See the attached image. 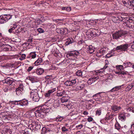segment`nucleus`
<instances>
[{
	"mask_svg": "<svg viewBox=\"0 0 134 134\" xmlns=\"http://www.w3.org/2000/svg\"><path fill=\"white\" fill-rule=\"evenodd\" d=\"M46 105H40L38 107V108L35 112V115L36 117L42 118L48 110L46 108Z\"/></svg>",
	"mask_w": 134,
	"mask_h": 134,
	"instance_id": "nucleus-1",
	"label": "nucleus"
},
{
	"mask_svg": "<svg viewBox=\"0 0 134 134\" xmlns=\"http://www.w3.org/2000/svg\"><path fill=\"white\" fill-rule=\"evenodd\" d=\"M12 16L9 14L3 15L0 16V23L3 24L12 18Z\"/></svg>",
	"mask_w": 134,
	"mask_h": 134,
	"instance_id": "nucleus-2",
	"label": "nucleus"
},
{
	"mask_svg": "<svg viewBox=\"0 0 134 134\" xmlns=\"http://www.w3.org/2000/svg\"><path fill=\"white\" fill-rule=\"evenodd\" d=\"M129 45L127 44H125L118 46L116 48L113 49L114 51L121 50L122 51H126L129 47Z\"/></svg>",
	"mask_w": 134,
	"mask_h": 134,
	"instance_id": "nucleus-3",
	"label": "nucleus"
},
{
	"mask_svg": "<svg viewBox=\"0 0 134 134\" xmlns=\"http://www.w3.org/2000/svg\"><path fill=\"white\" fill-rule=\"evenodd\" d=\"M124 33L122 31L116 32L112 35L113 38L116 40L120 38V37H124Z\"/></svg>",
	"mask_w": 134,
	"mask_h": 134,
	"instance_id": "nucleus-4",
	"label": "nucleus"
},
{
	"mask_svg": "<svg viewBox=\"0 0 134 134\" xmlns=\"http://www.w3.org/2000/svg\"><path fill=\"white\" fill-rule=\"evenodd\" d=\"M30 97L33 101L38 102L39 100V97L37 90L32 91L31 93Z\"/></svg>",
	"mask_w": 134,
	"mask_h": 134,
	"instance_id": "nucleus-5",
	"label": "nucleus"
},
{
	"mask_svg": "<svg viewBox=\"0 0 134 134\" xmlns=\"http://www.w3.org/2000/svg\"><path fill=\"white\" fill-rule=\"evenodd\" d=\"M12 102L13 104L21 106H26L28 104V101L26 100L14 101Z\"/></svg>",
	"mask_w": 134,
	"mask_h": 134,
	"instance_id": "nucleus-6",
	"label": "nucleus"
},
{
	"mask_svg": "<svg viewBox=\"0 0 134 134\" xmlns=\"http://www.w3.org/2000/svg\"><path fill=\"white\" fill-rule=\"evenodd\" d=\"M126 18V19L124 18V19H125L126 20L125 21V22L126 26L128 27L132 28L134 24V22L133 20L131 18Z\"/></svg>",
	"mask_w": 134,
	"mask_h": 134,
	"instance_id": "nucleus-7",
	"label": "nucleus"
},
{
	"mask_svg": "<svg viewBox=\"0 0 134 134\" xmlns=\"http://www.w3.org/2000/svg\"><path fill=\"white\" fill-rule=\"evenodd\" d=\"M124 19V17L121 16H117L116 17H113L112 20L115 23H117L122 21Z\"/></svg>",
	"mask_w": 134,
	"mask_h": 134,
	"instance_id": "nucleus-8",
	"label": "nucleus"
},
{
	"mask_svg": "<svg viewBox=\"0 0 134 134\" xmlns=\"http://www.w3.org/2000/svg\"><path fill=\"white\" fill-rule=\"evenodd\" d=\"M99 79V77L98 76H93L90 78L87 81V83L89 85H91L92 83L95 82L97 80Z\"/></svg>",
	"mask_w": 134,
	"mask_h": 134,
	"instance_id": "nucleus-9",
	"label": "nucleus"
},
{
	"mask_svg": "<svg viewBox=\"0 0 134 134\" xmlns=\"http://www.w3.org/2000/svg\"><path fill=\"white\" fill-rule=\"evenodd\" d=\"M69 99V98L68 96H63L61 99V101L62 103H66L63 104L65 106H67L68 105V101Z\"/></svg>",
	"mask_w": 134,
	"mask_h": 134,
	"instance_id": "nucleus-10",
	"label": "nucleus"
},
{
	"mask_svg": "<svg viewBox=\"0 0 134 134\" xmlns=\"http://www.w3.org/2000/svg\"><path fill=\"white\" fill-rule=\"evenodd\" d=\"M76 82V79H75L71 80H68L65 83V85L68 86H72L75 84Z\"/></svg>",
	"mask_w": 134,
	"mask_h": 134,
	"instance_id": "nucleus-11",
	"label": "nucleus"
},
{
	"mask_svg": "<svg viewBox=\"0 0 134 134\" xmlns=\"http://www.w3.org/2000/svg\"><path fill=\"white\" fill-rule=\"evenodd\" d=\"M3 82L4 83H7L9 85V86H12V85H12V84L13 82V81L12 80L11 78L9 77L3 80Z\"/></svg>",
	"mask_w": 134,
	"mask_h": 134,
	"instance_id": "nucleus-12",
	"label": "nucleus"
},
{
	"mask_svg": "<svg viewBox=\"0 0 134 134\" xmlns=\"http://www.w3.org/2000/svg\"><path fill=\"white\" fill-rule=\"evenodd\" d=\"M121 109V107L120 106L114 104L111 107V109L112 110V112L113 113H115L116 111H118Z\"/></svg>",
	"mask_w": 134,
	"mask_h": 134,
	"instance_id": "nucleus-13",
	"label": "nucleus"
},
{
	"mask_svg": "<svg viewBox=\"0 0 134 134\" xmlns=\"http://www.w3.org/2000/svg\"><path fill=\"white\" fill-rule=\"evenodd\" d=\"M79 55V52L76 51L70 52L67 54V55L70 56L75 57V56H78Z\"/></svg>",
	"mask_w": 134,
	"mask_h": 134,
	"instance_id": "nucleus-14",
	"label": "nucleus"
},
{
	"mask_svg": "<svg viewBox=\"0 0 134 134\" xmlns=\"http://www.w3.org/2000/svg\"><path fill=\"white\" fill-rule=\"evenodd\" d=\"M85 86L84 84H81L80 85L77 86H75L74 88V90L76 91H78L82 89Z\"/></svg>",
	"mask_w": 134,
	"mask_h": 134,
	"instance_id": "nucleus-15",
	"label": "nucleus"
},
{
	"mask_svg": "<svg viewBox=\"0 0 134 134\" xmlns=\"http://www.w3.org/2000/svg\"><path fill=\"white\" fill-rule=\"evenodd\" d=\"M17 27V26L16 24L12 25L11 26V28L8 30L9 32L10 33L13 32V33H15V32L14 31H13Z\"/></svg>",
	"mask_w": 134,
	"mask_h": 134,
	"instance_id": "nucleus-16",
	"label": "nucleus"
},
{
	"mask_svg": "<svg viewBox=\"0 0 134 134\" xmlns=\"http://www.w3.org/2000/svg\"><path fill=\"white\" fill-rule=\"evenodd\" d=\"M94 51V49L93 47L92 46H88V49L87 50V53L92 54L93 53Z\"/></svg>",
	"mask_w": 134,
	"mask_h": 134,
	"instance_id": "nucleus-17",
	"label": "nucleus"
},
{
	"mask_svg": "<svg viewBox=\"0 0 134 134\" xmlns=\"http://www.w3.org/2000/svg\"><path fill=\"white\" fill-rule=\"evenodd\" d=\"M55 89L54 88L53 89L49 90L44 94L45 97H48L50 96L51 94L54 92L55 91Z\"/></svg>",
	"mask_w": 134,
	"mask_h": 134,
	"instance_id": "nucleus-18",
	"label": "nucleus"
},
{
	"mask_svg": "<svg viewBox=\"0 0 134 134\" xmlns=\"http://www.w3.org/2000/svg\"><path fill=\"white\" fill-rule=\"evenodd\" d=\"M121 86H116L112 88L111 90H110L109 92H112L114 91H117L120 89Z\"/></svg>",
	"mask_w": 134,
	"mask_h": 134,
	"instance_id": "nucleus-19",
	"label": "nucleus"
},
{
	"mask_svg": "<svg viewBox=\"0 0 134 134\" xmlns=\"http://www.w3.org/2000/svg\"><path fill=\"white\" fill-rule=\"evenodd\" d=\"M66 31V29H64L62 28L57 29V31L59 32H58V33H60L61 34H65V33Z\"/></svg>",
	"mask_w": 134,
	"mask_h": 134,
	"instance_id": "nucleus-20",
	"label": "nucleus"
},
{
	"mask_svg": "<svg viewBox=\"0 0 134 134\" xmlns=\"http://www.w3.org/2000/svg\"><path fill=\"white\" fill-rule=\"evenodd\" d=\"M44 72V70L41 68L38 69L36 70V73L38 75H41Z\"/></svg>",
	"mask_w": 134,
	"mask_h": 134,
	"instance_id": "nucleus-21",
	"label": "nucleus"
},
{
	"mask_svg": "<svg viewBox=\"0 0 134 134\" xmlns=\"http://www.w3.org/2000/svg\"><path fill=\"white\" fill-rule=\"evenodd\" d=\"M127 72L126 71H116L115 73L116 74H118L119 75V76H120V75H122V76L121 75V76H122V77H124V75H126L127 74Z\"/></svg>",
	"mask_w": 134,
	"mask_h": 134,
	"instance_id": "nucleus-22",
	"label": "nucleus"
},
{
	"mask_svg": "<svg viewBox=\"0 0 134 134\" xmlns=\"http://www.w3.org/2000/svg\"><path fill=\"white\" fill-rule=\"evenodd\" d=\"M42 59L41 58H39L35 62L34 64L36 65L37 66L40 64L42 62Z\"/></svg>",
	"mask_w": 134,
	"mask_h": 134,
	"instance_id": "nucleus-23",
	"label": "nucleus"
},
{
	"mask_svg": "<svg viewBox=\"0 0 134 134\" xmlns=\"http://www.w3.org/2000/svg\"><path fill=\"white\" fill-rule=\"evenodd\" d=\"M14 86H13V87L11 86H9L8 87H5L4 89V92H7L9 91L10 90L13 89Z\"/></svg>",
	"mask_w": 134,
	"mask_h": 134,
	"instance_id": "nucleus-24",
	"label": "nucleus"
},
{
	"mask_svg": "<svg viewBox=\"0 0 134 134\" xmlns=\"http://www.w3.org/2000/svg\"><path fill=\"white\" fill-rule=\"evenodd\" d=\"M35 52H32L30 53L28 57H27L30 58L31 57L32 58H35L36 56V54Z\"/></svg>",
	"mask_w": 134,
	"mask_h": 134,
	"instance_id": "nucleus-25",
	"label": "nucleus"
},
{
	"mask_svg": "<svg viewBox=\"0 0 134 134\" xmlns=\"http://www.w3.org/2000/svg\"><path fill=\"white\" fill-rule=\"evenodd\" d=\"M86 33V34L87 35L88 37V38H91V37H92L93 35L92 31H87Z\"/></svg>",
	"mask_w": 134,
	"mask_h": 134,
	"instance_id": "nucleus-26",
	"label": "nucleus"
},
{
	"mask_svg": "<svg viewBox=\"0 0 134 134\" xmlns=\"http://www.w3.org/2000/svg\"><path fill=\"white\" fill-rule=\"evenodd\" d=\"M65 93V91H58L57 92V96H62L64 95Z\"/></svg>",
	"mask_w": 134,
	"mask_h": 134,
	"instance_id": "nucleus-27",
	"label": "nucleus"
},
{
	"mask_svg": "<svg viewBox=\"0 0 134 134\" xmlns=\"http://www.w3.org/2000/svg\"><path fill=\"white\" fill-rule=\"evenodd\" d=\"M73 42V40L72 38H69L67 40L65 43L67 45H68L69 44L72 43Z\"/></svg>",
	"mask_w": 134,
	"mask_h": 134,
	"instance_id": "nucleus-28",
	"label": "nucleus"
},
{
	"mask_svg": "<svg viewBox=\"0 0 134 134\" xmlns=\"http://www.w3.org/2000/svg\"><path fill=\"white\" fill-rule=\"evenodd\" d=\"M3 131L5 134H11L12 133L10 130L8 129L4 128Z\"/></svg>",
	"mask_w": 134,
	"mask_h": 134,
	"instance_id": "nucleus-29",
	"label": "nucleus"
},
{
	"mask_svg": "<svg viewBox=\"0 0 134 134\" xmlns=\"http://www.w3.org/2000/svg\"><path fill=\"white\" fill-rule=\"evenodd\" d=\"M129 3V6L128 7L130 9L134 7V0L130 1V2Z\"/></svg>",
	"mask_w": 134,
	"mask_h": 134,
	"instance_id": "nucleus-30",
	"label": "nucleus"
},
{
	"mask_svg": "<svg viewBox=\"0 0 134 134\" xmlns=\"http://www.w3.org/2000/svg\"><path fill=\"white\" fill-rule=\"evenodd\" d=\"M10 47V46H8V47ZM2 48L3 51H9V48L8 47L5 45H3L2 46Z\"/></svg>",
	"mask_w": 134,
	"mask_h": 134,
	"instance_id": "nucleus-31",
	"label": "nucleus"
},
{
	"mask_svg": "<svg viewBox=\"0 0 134 134\" xmlns=\"http://www.w3.org/2000/svg\"><path fill=\"white\" fill-rule=\"evenodd\" d=\"M64 118L62 116L58 115L57 117L55 118V120L57 121L61 122L63 119Z\"/></svg>",
	"mask_w": 134,
	"mask_h": 134,
	"instance_id": "nucleus-32",
	"label": "nucleus"
},
{
	"mask_svg": "<svg viewBox=\"0 0 134 134\" xmlns=\"http://www.w3.org/2000/svg\"><path fill=\"white\" fill-rule=\"evenodd\" d=\"M125 117L124 115L122 114H120L119 116V119L120 120H121L122 121L123 120H125Z\"/></svg>",
	"mask_w": 134,
	"mask_h": 134,
	"instance_id": "nucleus-33",
	"label": "nucleus"
},
{
	"mask_svg": "<svg viewBox=\"0 0 134 134\" xmlns=\"http://www.w3.org/2000/svg\"><path fill=\"white\" fill-rule=\"evenodd\" d=\"M102 93V92H99L95 94H94L93 96V98L94 99L95 97H96V98L99 97V98H100L102 97L100 95V94Z\"/></svg>",
	"mask_w": 134,
	"mask_h": 134,
	"instance_id": "nucleus-34",
	"label": "nucleus"
},
{
	"mask_svg": "<svg viewBox=\"0 0 134 134\" xmlns=\"http://www.w3.org/2000/svg\"><path fill=\"white\" fill-rule=\"evenodd\" d=\"M120 127L119 124L118 122H116L115 124V128L119 130L120 129Z\"/></svg>",
	"mask_w": 134,
	"mask_h": 134,
	"instance_id": "nucleus-35",
	"label": "nucleus"
},
{
	"mask_svg": "<svg viewBox=\"0 0 134 134\" xmlns=\"http://www.w3.org/2000/svg\"><path fill=\"white\" fill-rule=\"evenodd\" d=\"M76 74L78 76H82V72L81 70H78L76 72Z\"/></svg>",
	"mask_w": 134,
	"mask_h": 134,
	"instance_id": "nucleus-36",
	"label": "nucleus"
},
{
	"mask_svg": "<svg viewBox=\"0 0 134 134\" xmlns=\"http://www.w3.org/2000/svg\"><path fill=\"white\" fill-rule=\"evenodd\" d=\"M101 109H98L96 111V115L98 116L100 115L101 114Z\"/></svg>",
	"mask_w": 134,
	"mask_h": 134,
	"instance_id": "nucleus-37",
	"label": "nucleus"
},
{
	"mask_svg": "<svg viewBox=\"0 0 134 134\" xmlns=\"http://www.w3.org/2000/svg\"><path fill=\"white\" fill-rule=\"evenodd\" d=\"M122 2L125 5H126V4H127L128 6H129V2H130V0H122Z\"/></svg>",
	"mask_w": 134,
	"mask_h": 134,
	"instance_id": "nucleus-38",
	"label": "nucleus"
},
{
	"mask_svg": "<svg viewBox=\"0 0 134 134\" xmlns=\"http://www.w3.org/2000/svg\"><path fill=\"white\" fill-rule=\"evenodd\" d=\"M27 79L30 80L32 83L34 82L35 81V78L33 77H28Z\"/></svg>",
	"mask_w": 134,
	"mask_h": 134,
	"instance_id": "nucleus-39",
	"label": "nucleus"
},
{
	"mask_svg": "<svg viewBox=\"0 0 134 134\" xmlns=\"http://www.w3.org/2000/svg\"><path fill=\"white\" fill-rule=\"evenodd\" d=\"M23 91L17 88H16V94L18 95H19L21 93L23 92Z\"/></svg>",
	"mask_w": 134,
	"mask_h": 134,
	"instance_id": "nucleus-40",
	"label": "nucleus"
},
{
	"mask_svg": "<svg viewBox=\"0 0 134 134\" xmlns=\"http://www.w3.org/2000/svg\"><path fill=\"white\" fill-rule=\"evenodd\" d=\"M34 128L37 130L40 129L41 127V125L40 124H36L35 125H34Z\"/></svg>",
	"mask_w": 134,
	"mask_h": 134,
	"instance_id": "nucleus-41",
	"label": "nucleus"
},
{
	"mask_svg": "<svg viewBox=\"0 0 134 134\" xmlns=\"http://www.w3.org/2000/svg\"><path fill=\"white\" fill-rule=\"evenodd\" d=\"M133 87V86L131 84H130L128 85L126 89L128 91H129L131 90Z\"/></svg>",
	"mask_w": 134,
	"mask_h": 134,
	"instance_id": "nucleus-42",
	"label": "nucleus"
},
{
	"mask_svg": "<svg viewBox=\"0 0 134 134\" xmlns=\"http://www.w3.org/2000/svg\"><path fill=\"white\" fill-rule=\"evenodd\" d=\"M132 64L130 62H125L124 63L123 65H127L128 67H131Z\"/></svg>",
	"mask_w": 134,
	"mask_h": 134,
	"instance_id": "nucleus-43",
	"label": "nucleus"
},
{
	"mask_svg": "<svg viewBox=\"0 0 134 134\" xmlns=\"http://www.w3.org/2000/svg\"><path fill=\"white\" fill-rule=\"evenodd\" d=\"M17 88L23 91L24 86L22 84H20Z\"/></svg>",
	"mask_w": 134,
	"mask_h": 134,
	"instance_id": "nucleus-44",
	"label": "nucleus"
},
{
	"mask_svg": "<svg viewBox=\"0 0 134 134\" xmlns=\"http://www.w3.org/2000/svg\"><path fill=\"white\" fill-rule=\"evenodd\" d=\"M117 67L118 68V69L120 70V71L123 70L124 69L123 66L122 65H118L117 66Z\"/></svg>",
	"mask_w": 134,
	"mask_h": 134,
	"instance_id": "nucleus-45",
	"label": "nucleus"
},
{
	"mask_svg": "<svg viewBox=\"0 0 134 134\" xmlns=\"http://www.w3.org/2000/svg\"><path fill=\"white\" fill-rule=\"evenodd\" d=\"M2 119L4 120H9L10 119V118H9L8 116H3V117Z\"/></svg>",
	"mask_w": 134,
	"mask_h": 134,
	"instance_id": "nucleus-46",
	"label": "nucleus"
},
{
	"mask_svg": "<svg viewBox=\"0 0 134 134\" xmlns=\"http://www.w3.org/2000/svg\"><path fill=\"white\" fill-rule=\"evenodd\" d=\"M96 55L97 56L100 57L102 55H103V54H102V52L101 50L100 51H99L97 52L96 54Z\"/></svg>",
	"mask_w": 134,
	"mask_h": 134,
	"instance_id": "nucleus-47",
	"label": "nucleus"
},
{
	"mask_svg": "<svg viewBox=\"0 0 134 134\" xmlns=\"http://www.w3.org/2000/svg\"><path fill=\"white\" fill-rule=\"evenodd\" d=\"M37 31L40 33L44 32V30L41 28H39L37 29Z\"/></svg>",
	"mask_w": 134,
	"mask_h": 134,
	"instance_id": "nucleus-48",
	"label": "nucleus"
},
{
	"mask_svg": "<svg viewBox=\"0 0 134 134\" xmlns=\"http://www.w3.org/2000/svg\"><path fill=\"white\" fill-rule=\"evenodd\" d=\"M62 130L63 132H67L68 131V129L66 128L65 126H63L62 128Z\"/></svg>",
	"mask_w": 134,
	"mask_h": 134,
	"instance_id": "nucleus-49",
	"label": "nucleus"
},
{
	"mask_svg": "<svg viewBox=\"0 0 134 134\" xmlns=\"http://www.w3.org/2000/svg\"><path fill=\"white\" fill-rule=\"evenodd\" d=\"M26 57V55L25 54H22L21 55V57L20 58V59L21 60H22L25 59Z\"/></svg>",
	"mask_w": 134,
	"mask_h": 134,
	"instance_id": "nucleus-50",
	"label": "nucleus"
},
{
	"mask_svg": "<svg viewBox=\"0 0 134 134\" xmlns=\"http://www.w3.org/2000/svg\"><path fill=\"white\" fill-rule=\"evenodd\" d=\"M34 67L33 66H30L28 67V69L27 70V71L29 72Z\"/></svg>",
	"mask_w": 134,
	"mask_h": 134,
	"instance_id": "nucleus-51",
	"label": "nucleus"
},
{
	"mask_svg": "<svg viewBox=\"0 0 134 134\" xmlns=\"http://www.w3.org/2000/svg\"><path fill=\"white\" fill-rule=\"evenodd\" d=\"M115 116V115L114 114H111L108 117V119L110 120L112 119L113 117Z\"/></svg>",
	"mask_w": 134,
	"mask_h": 134,
	"instance_id": "nucleus-52",
	"label": "nucleus"
},
{
	"mask_svg": "<svg viewBox=\"0 0 134 134\" xmlns=\"http://www.w3.org/2000/svg\"><path fill=\"white\" fill-rule=\"evenodd\" d=\"M94 99H95L96 100V101L98 102H102V99H100V98H99V97L96 98V97H95Z\"/></svg>",
	"mask_w": 134,
	"mask_h": 134,
	"instance_id": "nucleus-53",
	"label": "nucleus"
},
{
	"mask_svg": "<svg viewBox=\"0 0 134 134\" xmlns=\"http://www.w3.org/2000/svg\"><path fill=\"white\" fill-rule=\"evenodd\" d=\"M48 126L49 127H51L52 128L55 127L56 126L54 124H49Z\"/></svg>",
	"mask_w": 134,
	"mask_h": 134,
	"instance_id": "nucleus-54",
	"label": "nucleus"
},
{
	"mask_svg": "<svg viewBox=\"0 0 134 134\" xmlns=\"http://www.w3.org/2000/svg\"><path fill=\"white\" fill-rule=\"evenodd\" d=\"M107 67H108V64H107L105 65V66H104V67L103 68L101 69H100V71H101L102 72H103V71H102V70H103V69L104 70L105 69H106L107 68ZM104 71V70H103V71Z\"/></svg>",
	"mask_w": 134,
	"mask_h": 134,
	"instance_id": "nucleus-55",
	"label": "nucleus"
},
{
	"mask_svg": "<svg viewBox=\"0 0 134 134\" xmlns=\"http://www.w3.org/2000/svg\"><path fill=\"white\" fill-rule=\"evenodd\" d=\"M68 8H69V11L71 10V8L70 7H67V8H66V7H62V9L63 10H65L68 9Z\"/></svg>",
	"mask_w": 134,
	"mask_h": 134,
	"instance_id": "nucleus-56",
	"label": "nucleus"
},
{
	"mask_svg": "<svg viewBox=\"0 0 134 134\" xmlns=\"http://www.w3.org/2000/svg\"><path fill=\"white\" fill-rule=\"evenodd\" d=\"M83 127V125L82 124H80L77 126H76V128H77V129H81L82 127Z\"/></svg>",
	"mask_w": 134,
	"mask_h": 134,
	"instance_id": "nucleus-57",
	"label": "nucleus"
},
{
	"mask_svg": "<svg viewBox=\"0 0 134 134\" xmlns=\"http://www.w3.org/2000/svg\"><path fill=\"white\" fill-rule=\"evenodd\" d=\"M88 121V122H90L93 121V119L91 117H89L87 119Z\"/></svg>",
	"mask_w": 134,
	"mask_h": 134,
	"instance_id": "nucleus-58",
	"label": "nucleus"
},
{
	"mask_svg": "<svg viewBox=\"0 0 134 134\" xmlns=\"http://www.w3.org/2000/svg\"><path fill=\"white\" fill-rule=\"evenodd\" d=\"M21 29L20 28H18L17 30H16L15 32L16 33L18 34L20 32H21Z\"/></svg>",
	"mask_w": 134,
	"mask_h": 134,
	"instance_id": "nucleus-59",
	"label": "nucleus"
},
{
	"mask_svg": "<svg viewBox=\"0 0 134 134\" xmlns=\"http://www.w3.org/2000/svg\"><path fill=\"white\" fill-rule=\"evenodd\" d=\"M133 130H131L130 132V134H134V128L133 127L132 129Z\"/></svg>",
	"mask_w": 134,
	"mask_h": 134,
	"instance_id": "nucleus-60",
	"label": "nucleus"
},
{
	"mask_svg": "<svg viewBox=\"0 0 134 134\" xmlns=\"http://www.w3.org/2000/svg\"><path fill=\"white\" fill-rule=\"evenodd\" d=\"M102 52V54L103 55L106 52V51L104 50V49L103 48L100 50Z\"/></svg>",
	"mask_w": 134,
	"mask_h": 134,
	"instance_id": "nucleus-61",
	"label": "nucleus"
},
{
	"mask_svg": "<svg viewBox=\"0 0 134 134\" xmlns=\"http://www.w3.org/2000/svg\"><path fill=\"white\" fill-rule=\"evenodd\" d=\"M93 33V36H96L98 35L96 33V32H95V31H92Z\"/></svg>",
	"mask_w": 134,
	"mask_h": 134,
	"instance_id": "nucleus-62",
	"label": "nucleus"
},
{
	"mask_svg": "<svg viewBox=\"0 0 134 134\" xmlns=\"http://www.w3.org/2000/svg\"><path fill=\"white\" fill-rule=\"evenodd\" d=\"M75 134H83L82 132H81L80 131H79L77 132Z\"/></svg>",
	"mask_w": 134,
	"mask_h": 134,
	"instance_id": "nucleus-63",
	"label": "nucleus"
},
{
	"mask_svg": "<svg viewBox=\"0 0 134 134\" xmlns=\"http://www.w3.org/2000/svg\"><path fill=\"white\" fill-rule=\"evenodd\" d=\"M74 112H75V111H73L71 113H70V115L71 116H72L73 115H74V114H74Z\"/></svg>",
	"mask_w": 134,
	"mask_h": 134,
	"instance_id": "nucleus-64",
	"label": "nucleus"
}]
</instances>
